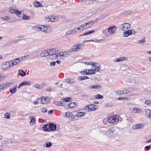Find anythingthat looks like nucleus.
<instances>
[{"label":"nucleus","instance_id":"1","mask_svg":"<svg viewBox=\"0 0 151 151\" xmlns=\"http://www.w3.org/2000/svg\"><path fill=\"white\" fill-rule=\"evenodd\" d=\"M131 25L129 23H125L121 25L119 27V29L123 31H126L130 29Z\"/></svg>","mask_w":151,"mask_h":151},{"label":"nucleus","instance_id":"2","mask_svg":"<svg viewBox=\"0 0 151 151\" xmlns=\"http://www.w3.org/2000/svg\"><path fill=\"white\" fill-rule=\"evenodd\" d=\"M31 84L30 81H23L21 83L19 86H18V88H19L21 87L24 86H30Z\"/></svg>","mask_w":151,"mask_h":151},{"label":"nucleus","instance_id":"3","mask_svg":"<svg viewBox=\"0 0 151 151\" xmlns=\"http://www.w3.org/2000/svg\"><path fill=\"white\" fill-rule=\"evenodd\" d=\"M49 131H55L56 129V125L55 124L50 123L48 125Z\"/></svg>","mask_w":151,"mask_h":151},{"label":"nucleus","instance_id":"4","mask_svg":"<svg viewBox=\"0 0 151 151\" xmlns=\"http://www.w3.org/2000/svg\"><path fill=\"white\" fill-rule=\"evenodd\" d=\"M9 84L8 83H2L0 85V91H1L2 90L8 88L9 86Z\"/></svg>","mask_w":151,"mask_h":151},{"label":"nucleus","instance_id":"5","mask_svg":"<svg viewBox=\"0 0 151 151\" xmlns=\"http://www.w3.org/2000/svg\"><path fill=\"white\" fill-rule=\"evenodd\" d=\"M52 54L50 53L49 51L47 50L42 51L40 54V56L42 57H44Z\"/></svg>","mask_w":151,"mask_h":151},{"label":"nucleus","instance_id":"6","mask_svg":"<svg viewBox=\"0 0 151 151\" xmlns=\"http://www.w3.org/2000/svg\"><path fill=\"white\" fill-rule=\"evenodd\" d=\"M42 32H45L46 33H49L51 31L50 28L48 26H43Z\"/></svg>","mask_w":151,"mask_h":151},{"label":"nucleus","instance_id":"7","mask_svg":"<svg viewBox=\"0 0 151 151\" xmlns=\"http://www.w3.org/2000/svg\"><path fill=\"white\" fill-rule=\"evenodd\" d=\"M12 66L11 63H9V61L5 63V64H4L3 66V69L6 70L10 67Z\"/></svg>","mask_w":151,"mask_h":151},{"label":"nucleus","instance_id":"8","mask_svg":"<svg viewBox=\"0 0 151 151\" xmlns=\"http://www.w3.org/2000/svg\"><path fill=\"white\" fill-rule=\"evenodd\" d=\"M55 19V17L53 16H49L45 18V20L47 22H53Z\"/></svg>","mask_w":151,"mask_h":151},{"label":"nucleus","instance_id":"9","mask_svg":"<svg viewBox=\"0 0 151 151\" xmlns=\"http://www.w3.org/2000/svg\"><path fill=\"white\" fill-rule=\"evenodd\" d=\"M42 27H43V26L39 25L34 26L33 27V28L35 30L41 31H42L43 30L42 29Z\"/></svg>","mask_w":151,"mask_h":151},{"label":"nucleus","instance_id":"10","mask_svg":"<svg viewBox=\"0 0 151 151\" xmlns=\"http://www.w3.org/2000/svg\"><path fill=\"white\" fill-rule=\"evenodd\" d=\"M112 129L113 128L110 129L107 132L106 135L107 136L109 137L112 136L113 134V132Z\"/></svg>","mask_w":151,"mask_h":151},{"label":"nucleus","instance_id":"11","mask_svg":"<svg viewBox=\"0 0 151 151\" xmlns=\"http://www.w3.org/2000/svg\"><path fill=\"white\" fill-rule=\"evenodd\" d=\"M132 33V32L131 30H128L127 31H125L124 32V36L125 37H127L130 35Z\"/></svg>","mask_w":151,"mask_h":151},{"label":"nucleus","instance_id":"12","mask_svg":"<svg viewBox=\"0 0 151 151\" xmlns=\"http://www.w3.org/2000/svg\"><path fill=\"white\" fill-rule=\"evenodd\" d=\"M124 60H127V58L124 57H119V58L117 59L116 60H115V62H121L123 61Z\"/></svg>","mask_w":151,"mask_h":151},{"label":"nucleus","instance_id":"13","mask_svg":"<svg viewBox=\"0 0 151 151\" xmlns=\"http://www.w3.org/2000/svg\"><path fill=\"white\" fill-rule=\"evenodd\" d=\"M33 5L36 7H41L43 6V5L41 3L37 1H36V2L34 3Z\"/></svg>","mask_w":151,"mask_h":151},{"label":"nucleus","instance_id":"14","mask_svg":"<svg viewBox=\"0 0 151 151\" xmlns=\"http://www.w3.org/2000/svg\"><path fill=\"white\" fill-rule=\"evenodd\" d=\"M9 62L11 63L12 66L13 65H17L19 63V62H18L17 60H16V58L12 60H9Z\"/></svg>","mask_w":151,"mask_h":151},{"label":"nucleus","instance_id":"15","mask_svg":"<svg viewBox=\"0 0 151 151\" xmlns=\"http://www.w3.org/2000/svg\"><path fill=\"white\" fill-rule=\"evenodd\" d=\"M80 47H78L76 45L75 46H74L73 47L70 48V51L72 52L78 51L79 50Z\"/></svg>","mask_w":151,"mask_h":151},{"label":"nucleus","instance_id":"16","mask_svg":"<svg viewBox=\"0 0 151 151\" xmlns=\"http://www.w3.org/2000/svg\"><path fill=\"white\" fill-rule=\"evenodd\" d=\"M88 24L87 23L81 26V27L82 28V29H87L91 26L88 25Z\"/></svg>","mask_w":151,"mask_h":151},{"label":"nucleus","instance_id":"17","mask_svg":"<svg viewBox=\"0 0 151 151\" xmlns=\"http://www.w3.org/2000/svg\"><path fill=\"white\" fill-rule=\"evenodd\" d=\"M101 87V86H99L97 85H90L89 86V88H93L94 89H99V88Z\"/></svg>","mask_w":151,"mask_h":151},{"label":"nucleus","instance_id":"18","mask_svg":"<svg viewBox=\"0 0 151 151\" xmlns=\"http://www.w3.org/2000/svg\"><path fill=\"white\" fill-rule=\"evenodd\" d=\"M17 85L15 86L14 88H10V91L11 93H15L17 91Z\"/></svg>","mask_w":151,"mask_h":151},{"label":"nucleus","instance_id":"19","mask_svg":"<svg viewBox=\"0 0 151 151\" xmlns=\"http://www.w3.org/2000/svg\"><path fill=\"white\" fill-rule=\"evenodd\" d=\"M85 115V113L84 112H77L76 114V116L81 117Z\"/></svg>","mask_w":151,"mask_h":151},{"label":"nucleus","instance_id":"20","mask_svg":"<svg viewBox=\"0 0 151 151\" xmlns=\"http://www.w3.org/2000/svg\"><path fill=\"white\" fill-rule=\"evenodd\" d=\"M127 82L129 83L134 84L136 83L135 80L132 78H129Z\"/></svg>","mask_w":151,"mask_h":151},{"label":"nucleus","instance_id":"21","mask_svg":"<svg viewBox=\"0 0 151 151\" xmlns=\"http://www.w3.org/2000/svg\"><path fill=\"white\" fill-rule=\"evenodd\" d=\"M65 81L69 83L73 84L74 82L75 81L73 79H65Z\"/></svg>","mask_w":151,"mask_h":151},{"label":"nucleus","instance_id":"22","mask_svg":"<svg viewBox=\"0 0 151 151\" xmlns=\"http://www.w3.org/2000/svg\"><path fill=\"white\" fill-rule=\"evenodd\" d=\"M75 105V103L71 102L69 104H68L66 106V107L68 108H72L74 107Z\"/></svg>","mask_w":151,"mask_h":151},{"label":"nucleus","instance_id":"23","mask_svg":"<svg viewBox=\"0 0 151 151\" xmlns=\"http://www.w3.org/2000/svg\"><path fill=\"white\" fill-rule=\"evenodd\" d=\"M41 98H39V99L37 100L38 101H39L40 99V100H41V102H42V103H41L42 104H45V103L43 102H42V101H45V102L46 103V102H47V99L45 98V97H42L41 98Z\"/></svg>","mask_w":151,"mask_h":151},{"label":"nucleus","instance_id":"24","mask_svg":"<svg viewBox=\"0 0 151 151\" xmlns=\"http://www.w3.org/2000/svg\"><path fill=\"white\" fill-rule=\"evenodd\" d=\"M19 74L22 76H24L26 75V73L22 70H19Z\"/></svg>","mask_w":151,"mask_h":151},{"label":"nucleus","instance_id":"25","mask_svg":"<svg viewBox=\"0 0 151 151\" xmlns=\"http://www.w3.org/2000/svg\"><path fill=\"white\" fill-rule=\"evenodd\" d=\"M119 120V116L117 115L114 116V123L118 122Z\"/></svg>","mask_w":151,"mask_h":151},{"label":"nucleus","instance_id":"26","mask_svg":"<svg viewBox=\"0 0 151 151\" xmlns=\"http://www.w3.org/2000/svg\"><path fill=\"white\" fill-rule=\"evenodd\" d=\"M108 31L110 34H112L113 33V26H112L109 28L108 29Z\"/></svg>","mask_w":151,"mask_h":151},{"label":"nucleus","instance_id":"27","mask_svg":"<svg viewBox=\"0 0 151 151\" xmlns=\"http://www.w3.org/2000/svg\"><path fill=\"white\" fill-rule=\"evenodd\" d=\"M52 145V143L50 142H47L44 144V146L47 148L50 147Z\"/></svg>","mask_w":151,"mask_h":151},{"label":"nucleus","instance_id":"28","mask_svg":"<svg viewBox=\"0 0 151 151\" xmlns=\"http://www.w3.org/2000/svg\"><path fill=\"white\" fill-rule=\"evenodd\" d=\"M66 116L68 118H71L72 116V113L70 111H68L65 113Z\"/></svg>","mask_w":151,"mask_h":151},{"label":"nucleus","instance_id":"29","mask_svg":"<svg viewBox=\"0 0 151 151\" xmlns=\"http://www.w3.org/2000/svg\"><path fill=\"white\" fill-rule=\"evenodd\" d=\"M90 106L91 107L90 108H91V111H95L97 109V106H96L94 105H90Z\"/></svg>","mask_w":151,"mask_h":151},{"label":"nucleus","instance_id":"30","mask_svg":"<svg viewBox=\"0 0 151 151\" xmlns=\"http://www.w3.org/2000/svg\"><path fill=\"white\" fill-rule=\"evenodd\" d=\"M42 128L43 130L45 132L49 131V128L48 129L47 128V124L44 125L43 126Z\"/></svg>","mask_w":151,"mask_h":151},{"label":"nucleus","instance_id":"31","mask_svg":"<svg viewBox=\"0 0 151 151\" xmlns=\"http://www.w3.org/2000/svg\"><path fill=\"white\" fill-rule=\"evenodd\" d=\"M4 117L5 119H9L10 118V115L8 113H6L4 114Z\"/></svg>","mask_w":151,"mask_h":151},{"label":"nucleus","instance_id":"32","mask_svg":"<svg viewBox=\"0 0 151 151\" xmlns=\"http://www.w3.org/2000/svg\"><path fill=\"white\" fill-rule=\"evenodd\" d=\"M30 19V17L29 16H27L24 14H23V15L22 17V19L24 20H29Z\"/></svg>","mask_w":151,"mask_h":151},{"label":"nucleus","instance_id":"33","mask_svg":"<svg viewBox=\"0 0 151 151\" xmlns=\"http://www.w3.org/2000/svg\"><path fill=\"white\" fill-rule=\"evenodd\" d=\"M64 104L63 103H62L60 101H58L55 103V104L58 106H64V105H63V104Z\"/></svg>","mask_w":151,"mask_h":151},{"label":"nucleus","instance_id":"34","mask_svg":"<svg viewBox=\"0 0 151 151\" xmlns=\"http://www.w3.org/2000/svg\"><path fill=\"white\" fill-rule=\"evenodd\" d=\"M113 116H111L109 117L108 119V122L110 123H113Z\"/></svg>","mask_w":151,"mask_h":151},{"label":"nucleus","instance_id":"35","mask_svg":"<svg viewBox=\"0 0 151 151\" xmlns=\"http://www.w3.org/2000/svg\"><path fill=\"white\" fill-rule=\"evenodd\" d=\"M133 111L134 112L139 113L140 111V109L138 108H135L133 109Z\"/></svg>","mask_w":151,"mask_h":151},{"label":"nucleus","instance_id":"36","mask_svg":"<svg viewBox=\"0 0 151 151\" xmlns=\"http://www.w3.org/2000/svg\"><path fill=\"white\" fill-rule=\"evenodd\" d=\"M95 32V31L94 30H92L89 31L88 32H86V33L84 34V35H88L91 34H92Z\"/></svg>","mask_w":151,"mask_h":151},{"label":"nucleus","instance_id":"37","mask_svg":"<svg viewBox=\"0 0 151 151\" xmlns=\"http://www.w3.org/2000/svg\"><path fill=\"white\" fill-rule=\"evenodd\" d=\"M88 94L86 93L83 92L81 93V96L83 97H86L88 96Z\"/></svg>","mask_w":151,"mask_h":151},{"label":"nucleus","instance_id":"38","mask_svg":"<svg viewBox=\"0 0 151 151\" xmlns=\"http://www.w3.org/2000/svg\"><path fill=\"white\" fill-rule=\"evenodd\" d=\"M22 12L19 11L17 10L16 11L15 14L19 17H21L22 16Z\"/></svg>","mask_w":151,"mask_h":151},{"label":"nucleus","instance_id":"39","mask_svg":"<svg viewBox=\"0 0 151 151\" xmlns=\"http://www.w3.org/2000/svg\"><path fill=\"white\" fill-rule=\"evenodd\" d=\"M96 98L97 99H103V96L102 95H100L99 94H97L96 96Z\"/></svg>","mask_w":151,"mask_h":151},{"label":"nucleus","instance_id":"40","mask_svg":"<svg viewBox=\"0 0 151 151\" xmlns=\"http://www.w3.org/2000/svg\"><path fill=\"white\" fill-rule=\"evenodd\" d=\"M17 10H15V9H13L12 8H10L9 11L10 12L12 13L15 14Z\"/></svg>","mask_w":151,"mask_h":151},{"label":"nucleus","instance_id":"41","mask_svg":"<svg viewBox=\"0 0 151 151\" xmlns=\"http://www.w3.org/2000/svg\"><path fill=\"white\" fill-rule=\"evenodd\" d=\"M115 93L116 94L119 95L124 94L122 90L116 91Z\"/></svg>","mask_w":151,"mask_h":151},{"label":"nucleus","instance_id":"42","mask_svg":"<svg viewBox=\"0 0 151 151\" xmlns=\"http://www.w3.org/2000/svg\"><path fill=\"white\" fill-rule=\"evenodd\" d=\"M145 103L148 105L151 106V100H146Z\"/></svg>","mask_w":151,"mask_h":151},{"label":"nucleus","instance_id":"43","mask_svg":"<svg viewBox=\"0 0 151 151\" xmlns=\"http://www.w3.org/2000/svg\"><path fill=\"white\" fill-rule=\"evenodd\" d=\"M63 100H64V101L66 102L68 101H71L72 99L71 98H65L63 99Z\"/></svg>","mask_w":151,"mask_h":151},{"label":"nucleus","instance_id":"44","mask_svg":"<svg viewBox=\"0 0 151 151\" xmlns=\"http://www.w3.org/2000/svg\"><path fill=\"white\" fill-rule=\"evenodd\" d=\"M88 25L91 26V27L93 26L94 23V21H91L87 23Z\"/></svg>","mask_w":151,"mask_h":151},{"label":"nucleus","instance_id":"45","mask_svg":"<svg viewBox=\"0 0 151 151\" xmlns=\"http://www.w3.org/2000/svg\"><path fill=\"white\" fill-rule=\"evenodd\" d=\"M145 111L146 114V116L147 117L148 116V115L151 112V110L149 109H146Z\"/></svg>","mask_w":151,"mask_h":151},{"label":"nucleus","instance_id":"46","mask_svg":"<svg viewBox=\"0 0 151 151\" xmlns=\"http://www.w3.org/2000/svg\"><path fill=\"white\" fill-rule=\"evenodd\" d=\"M78 80L79 81H83L85 80V76H79L78 78Z\"/></svg>","mask_w":151,"mask_h":151},{"label":"nucleus","instance_id":"47","mask_svg":"<svg viewBox=\"0 0 151 151\" xmlns=\"http://www.w3.org/2000/svg\"><path fill=\"white\" fill-rule=\"evenodd\" d=\"M96 65H97L98 64V63H94L93 62H91V63H90V64L91 65H93V67H94V68L96 67Z\"/></svg>","mask_w":151,"mask_h":151},{"label":"nucleus","instance_id":"48","mask_svg":"<svg viewBox=\"0 0 151 151\" xmlns=\"http://www.w3.org/2000/svg\"><path fill=\"white\" fill-rule=\"evenodd\" d=\"M52 55L53 57L55 59H57L58 56V55L56 53L54 54H52V55Z\"/></svg>","mask_w":151,"mask_h":151},{"label":"nucleus","instance_id":"49","mask_svg":"<svg viewBox=\"0 0 151 151\" xmlns=\"http://www.w3.org/2000/svg\"><path fill=\"white\" fill-rule=\"evenodd\" d=\"M139 42L140 43L142 44L145 42V38H143L142 40H139Z\"/></svg>","mask_w":151,"mask_h":151},{"label":"nucleus","instance_id":"50","mask_svg":"<svg viewBox=\"0 0 151 151\" xmlns=\"http://www.w3.org/2000/svg\"><path fill=\"white\" fill-rule=\"evenodd\" d=\"M35 122V120L34 119V116H32V118L31 121H30V123H32V124L34 123Z\"/></svg>","mask_w":151,"mask_h":151},{"label":"nucleus","instance_id":"51","mask_svg":"<svg viewBox=\"0 0 151 151\" xmlns=\"http://www.w3.org/2000/svg\"><path fill=\"white\" fill-rule=\"evenodd\" d=\"M90 107H91L90 106V105H88L86 106V110H87L88 111H91V109Z\"/></svg>","mask_w":151,"mask_h":151},{"label":"nucleus","instance_id":"52","mask_svg":"<svg viewBox=\"0 0 151 151\" xmlns=\"http://www.w3.org/2000/svg\"><path fill=\"white\" fill-rule=\"evenodd\" d=\"M72 52V51H70V49L69 50V51H68V52H64V53H65L66 55H70V52Z\"/></svg>","mask_w":151,"mask_h":151},{"label":"nucleus","instance_id":"53","mask_svg":"<svg viewBox=\"0 0 151 151\" xmlns=\"http://www.w3.org/2000/svg\"><path fill=\"white\" fill-rule=\"evenodd\" d=\"M95 70L96 71H99L100 69V66H97L96 67H96L95 68Z\"/></svg>","mask_w":151,"mask_h":151},{"label":"nucleus","instance_id":"54","mask_svg":"<svg viewBox=\"0 0 151 151\" xmlns=\"http://www.w3.org/2000/svg\"><path fill=\"white\" fill-rule=\"evenodd\" d=\"M4 20H8L9 19V17L7 16L4 17H2Z\"/></svg>","mask_w":151,"mask_h":151},{"label":"nucleus","instance_id":"55","mask_svg":"<svg viewBox=\"0 0 151 151\" xmlns=\"http://www.w3.org/2000/svg\"><path fill=\"white\" fill-rule=\"evenodd\" d=\"M41 111L43 113H45L47 111V109L46 108H42L41 109Z\"/></svg>","mask_w":151,"mask_h":151},{"label":"nucleus","instance_id":"56","mask_svg":"<svg viewBox=\"0 0 151 151\" xmlns=\"http://www.w3.org/2000/svg\"><path fill=\"white\" fill-rule=\"evenodd\" d=\"M138 125V124H136L134 125L133 126V128L135 129H139Z\"/></svg>","mask_w":151,"mask_h":151},{"label":"nucleus","instance_id":"57","mask_svg":"<svg viewBox=\"0 0 151 151\" xmlns=\"http://www.w3.org/2000/svg\"><path fill=\"white\" fill-rule=\"evenodd\" d=\"M27 56H29V55H27ZM26 57H27V56H23L21 57H20L19 58H18V59H21L22 61L23 60H24L26 58Z\"/></svg>","mask_w":151,"mask_h":151},{"label":"nucleus","instance_id":"58","mask_svg":"<svg viewBox=\"0 0 151 151\" xmlns=\"http://www.w3.org/2000/svg\"><path fill=\"white\" fill-rule=\"evenodd\" d=\"M56 62L54 61L50 63V65L51 66H54L55 65Z\"/></svg>","mask_w":151,"mask_h":151},{"label":"nucleus","instance_id":"59","mask_svg":"<svg viewBox=\"0 0 151 151\" xmlns=\"http://www.w3.org/2000/svg\"><path fill=\"white\" fill-rule=\"evenodd\" d=\"M65 55H66L65 53H64V52H61L59 54V55L60 56H62V57H65ZM65 57H66V56H65Z\"/></svg>","mask_w":151,"mask_h":151},{"label":"nucleus","instance_id":"60","mask_svg":"<svg viewBox=\"0 0 151 151\" xmlns=\"http://www.w3.org/2000/svg\"><path fill=\"white\" fill-rule=\"evenodd\" d=\"M123 92H124V94L128 93L129 92V91L128 90L125 89L124 90H122Z\"/></svg>","mask_w":151,"mask_h":151},{"label":"nucleus","instance_id":"61","mask_svg":"<svg viewBox=\"0 0 151 151\" xmlns=\"http://www.w3.org/2000/svg\"><path fill=\"white\" fill-rule=\"evenodd\" d=\"M86 71H87V70L85 69L83 71H81V73L83 75H85Z\"/></svg>","mask_w":151,"mask_h":151},{"label":"nucleus","instance_id":"62","mask_svg":"<svg viewBox=\"0 0 151 151\" xmlns=\"http://www.w3.org/2000/svg\"><path fill=\"white\" fill-rule=\"evenodd\" d=\"M112 106V103H108L107 104V106L108 107H111V106Z\"/></svg>","mask_w":151,"mask_h":151},{"label":"nucleus","instance_id":"63","mask_svg":"<svg viewBox=\"0 0 151 151\" xmlns=\"http://www.w3.org/2000/svg\"><path fill=\"white\" fill-rule=\"evenodd\" d=\"M150 148V147L149 146H147L145 147V149L147 150H149Z\"/></svg>","mask_w":151,"mask_h":151},{"label":"nucleus","instance_id":"64","mask_svg":"<svg viewBox=\"0 0 151 151\" xmlns=\"http://www.w3.org/2000/svg\"><path fill=\"white\" fill-rule=\"evenodd\" d=\"M138 127L139 129H141L143 127V125L142 124H138Z\"/></svg>","mask_w":151,"mask_h":151}]
</instances>
